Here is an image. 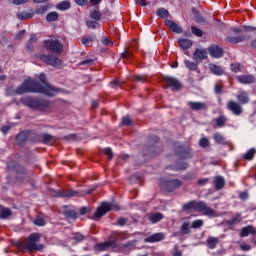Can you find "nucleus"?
<instances>
[{"label": "nucleus", "mask_w": 256, "mask_h": 256, "mask_svg": "<svg viewBox=\"0 0 256 256\" xmlns=\"http://www.w3.org/2000/svg\"><path fill=\"white\" fill-rule=\"evenodd\" d=\"M159 153V148H157L156 146H149L146 148V152L144 153V156L148 157H155V155H157Z\"/></svg>", "instance_id": "obj_38"}, {"label": "nucleus", "mask_w": 256, "mask_h": 256, "mask_svg": "<svg viewBox=\"0 0 256 256\" xmlns=\"http://www.w3.org/2000/svg\"><path fill=\"white\" fill-rule=\"evenodd\" d=\"M218 244H219V238L217 237L209 236L206 240V245L208 249H215Z\"/></svg>", "instance_id": "obj_31"}, {"label": "nucleus", "mask_w": 256, "mask_h": 256, "mask_svg": "<svg viewBox=\"0 0 256 256\" xmlns=\"http://www.w3.org/2000/svg\"><path fill=\"white\" fill-rule=\"evenodd\" d=\"M249 235H256V230L253 225L245 226L241 229L240 237H249Z\"/></svg>", "instance_id": "obj_26"}, {"label": "nucleus", "mask_w": 256, "mask_h": 256, "mask_svg": "<svg viewBox=\"0 0 256 256\" xmlns=\"http://www.w3.org/2000/svg\"><path fill=\"white\" fill-rule=\"evenodd\" d=\"M199 63L197 62H192L190 60L185 59L184 60V65L186 67V69H188L189 71H197L199 69Z\"/></svg>", "instance_id": "obj_36"}, {"label": "nucleus", "mask_w": 256, "mask_h": 256, "mask_svg": "<svg viewBox=\"0 0 256 256\" xmlns=\"http://www.w3.org/2000/svg\"><path fill=\"white\" fill-rule=\"evenodd\" d=\"M119 85H121V82L117 79L110 82V87H112V89H115V87H119Z\"/></svg>", "instance_id": "obj_64"}, {"label": "nucleus", "mask_w": 256, "mask_h": 256, "mask_svg": "<svg viewBox=\"0 0 256 256\" xmlns=\"http://www.w3.org/2000/svg\"><path fill=\"white\" fill-rule=\"evenodd\" d=\"M178 44L181 49H191L193 47V42L187 38L178 39Z\"/></svg>", "instance_id": "obj_32"}, {"label": "nucleus", "mask_w": 256, "mask_h": 256, "mask_svg": "<svg viewBox=\"0 0 256 256\" xmlns=\"http://www.w3.org/2000/svg\"><path fill=\"white\" fill-rule=\"evenodd\" d=\"M165 25L169 27V29L172 30L173 33H183V28H181V26H179V24L175 23L173 20L166 19Z\"/></svg>", "instance_id": "obj_21"}, {"label": "nucleus", "mask_w": 256, "mask_h": 256, "mask_svg": "<svg viewBox=\"0 0 256 256\" xmlns=\"http://www.w3.org/2000/svg\"><path fill=\"white\" fill-rule=\"evenodd\" d=\"M101 43H103L106 47H113V41L107 37H102Z\"/></svg>", "instance_id": "obj_59"}, {"label": "nucleus", "mask_w": 256, "mask_h": 256, "mask_svg": "<svg viewBox=\"0 0 256 256\" xmlns=\"http://www.w3.org/2000/svg\"><path fill=\"white\" fill-rule=\"evenodd\" d=\"M236 98L240 105H247V103H249V101H251V99L249 98V93H247L245 91L238 92Z\"/></svg>", "instance_id": "obj_23"}, {"label": "nucleus", "mask_w": 256, "mask_h": 256, "mask_svg": "<svg viewBox=\"0 0 256 256\" xmlns=\"http://www.w3.org/2000/svg\"><path fill=\"white\" fill-rule=\"evenodd\" d=\"M215 123L214 129H222V127H225V123H227V117L219 116L215 119Z\"/></svg>", "instance_id": "obj_33"}, {"label": "nucleus", "mask_w": 256, "mask_h": 256, "mask_svg": "<svg viewBox=\"0 0 256 256\" xmlns=\"http://www.w3.org/2000/svg\"><path fill=\"white\" fill-rule=\"evenodd\" d=\"M122 123L126 127H131V125H133V120L131 118H129V116H125V117L122 118Z\"/></svg>", "instance_id": "obj_58"}, {"label": "nucleus", "mask_w": 256, "mask_h": 256, "mask_svg": "<svg viewBox=\"0 0 256 256\" xmlns=\"http://www.w3.org/2000/svg\"><path fill=\"white\" fill-rule=\"evenodd\" d=\"M209 183V178H201L197 181V185L203 186Z\"/></svg>", "instance_id": "obj_63"}, {"label": "nucleus", "mask_w": 256, "mask_h": 256, "mask_svg": "<svg viewBox=\"0 0 256 256\" xmlns=\"http://www.w3.org/2000/svg\"><path fill=\"white\" fill-rule=\"evenodd\" d=\"M44 47L47 51H51L52 53H61L63 51V44L59 40H44Z\"/></svg>", "instance_id": "obj_10"}, {"label": "nucleus", "mask_w": 256, "mask_h": 256, "mask_svg": "<svg viewBox=\"0 0 256 256\" xmlns=\"http://www.w3.org/2000/svg\"><path fill=\"white\" fill-rule=\"evenodd\" d=\"M38 81L39 82L33 79H27L16 89H14L13 86H8L6 93L10 96L24 95V93H41L47 97H55L57 93L61 91V89L49 84L47 76L43 73L38 76Z\"/></svg>", "instance_id": "obj_1"}, {"label": "nucleus", "mask_w": 256, "mask_h": 256, "mask_svg": "<svg viewBox=\"0 0 256 256\" xmlns=\"http://www.w3.org/2000/svg\"><path fill=\"white\" fill-rule=\"evenodd\" d=\"M31 12H19L16 14L17 19L19 21H27V19H33L35 16V13H33V10H30Z\"/></svg>", "instance_id": "obj_29"}, {"label": "nucleus", "mask_w": 256, "mask_h": 256, "mask_svg": "<svg viewBox=\"0 0 256 256\" xmlns=\"http://www.w3.org/2000/svg\"><path fill=\"white\" fill-rule=\"evenodd\" d=\"M98 251H107V249H117V240H109L103 243H98L95 245Z\"/></svg>", "instance_id": "obj_14"}, {"label": "nucleus", "mask_w": 256, "mask_h": 256, "mask_svg": "<svg viewBox=\"0 0 256 256\" xmlns=\"http://www.w3.org/2000/svg\"><path fill=\"white\" fill-rule=\"evenodd\" d=\"M56 9L58 11H67L68 9H71V2H69L68 0H64L56 4Z\"/></svg>", "instance_id": "obj_35"}, {"label": "nucleus", "mask_w": 256, "mask_h": 256, "mask_svg": "<svg viewBox=\"0 0 256 256\" xmlns=\"http://www.w3.org/2000/svg\"><path fill=\"white\" fill-rule=\"evenodd\" d=\"M187 105L190 107L192 111H203L207 109V104L204 102L188 101Z\"/></svg>", "instance_id": "obj_22"}, {"label": "nucleus", "mask_w": 256, "mask_h": 256, "mask_svg": "<svg viewBox=\"0 0 256 256\" xmlns=\"http://www.w3.org/2000/svg\"><path fill=\"white\" fill-rule=\"evenodd\" d=\"M47 11H49V6L44 5V6L35 8L33 13H34V15H45V13H47Z\"/></svg>", "instance_id": "obj_45"}, {"label": "nucleus", "mask_w": 256, "mask_h": 256, "mask_svg": "<svg viewBox=\"0 0 256 256\" xmlns=\"http://www.w3.org/2000/svg\"><path fill=\"white\" fill-rule=\"evenodd\" d=\"M90 19H93L94 21H101V12L98 10H92L90 12Z\"/></svg>", "instance_id": "obj_51"}, {"label": "nucleus", "mask_w": 256, "mask_h": 256, "mask_svg": "<svg viewBox=\"0 0 256 256\" xmlns=\"http://www.w3.org/2000/svg\"><path fill=\"white\" fill-rule=\"evenodd\" d=\"M104 153L107 155L109 161H111V159H113L114 154H113V149H111V147L105 148Z\"/></svg>", "instance_id": "obj_60"}, {"label": "nucleus", "mask_w": 256, "mask_h": 256, "mask_svg": "<svg viewBox=\"0 0 256 256\" xmlns=\"http://www.w3.org/2000/svg\"><path fill=\"white\" fill-rule=\"evenodd\" d=\"M192 59L196 63H202L204 59H207V50L197 48L193 53Z\"/></svg>", "instance_id": "obj_18"}, {"label": "nucleus", "mask_w": 256, "mask_h": 256, "mask_svg": "<svg viewBox=\"0 0 256 256\" xmlns=\"http://www.w3.org/2000/svg\"><path fill=\"white\" fill-rule=\"evenodd\" d=\"M214 187L216 191H221L225 187V178L223 176H216L214 178Z\"/></svg>", "instance_id": "obj_28"}, {"label": "nucleus", "mask_w": 256, "mask_h": 256, "mask_svg": "<svg viewBox=\"0 0 256 256\" xmlns=\"http://www.w3.org/2000/svg\"><path fill=\"white\" fill-rule=\"evenodd\" d=\"M236 79L242 85H253L255 83V75L253 74L239 75Z\"/></svg>", "instance_id": "obj_16"}, {"label": "nucleus", "mask_w": 256, "mask_h": 256, "mask_svg": "<svg viewBox=\"0 0 256 256\" xmlns=\"http://www.w3.org/2000/svg\"><path fill=\"white\" fill-rule=\"evenodd\" d=\"M182 211H199L206 217H215V211L205 201L191 200L182 206Z\"/></svg>", "instance_id": "obj_3"}, {"label": "nucleus", "mask_w": 256, "mask_h": 256, "mask_svg": "<svg viewBox=\"0 0 256 256\" xmlns=\"http://www.w3.org/2000/svg\"><path fill=\"white\" fill-rule=\"evenodd\" d=\"M109 211H121V206L113 202H101L97 207L92 219H101L104 215H107Z\"/></svg>", "instance_id": "obj_5"}, {"label": "nucleus", "mask_w": 256, "mask_h": 256, "mask_svg": "<svg viewBox=\"0 0 256 256\" xmlns=\"http://www.w3.org/2000/svg\"><path fill=\"white\" fill-rule=\"evenodd\" d=\"M241 221H243V219L241 218V214H236L234 217L226 222V225H228V227H233V225H237L241 223Z\"/></svg>", "instance_id": "obj_37"}, {"label": "nucleus", "mask_w": 256, "mask_h": 256, "mask_svg": "<svg viewBox=\"0 0 256 256\" xmlns=\"http://www.w3.org/2000/svg\"><path fill=\"white\" fill-rule=\"evenodd\" d=\"M174 151L179 159H193V149L189 145L175 146Z\"/></svg>", "instance_id": "obj_9"}, {"label": "nucleus", "mask_w": 256, "mask_h": 256, "mask_svg": "<svg viewBox=\"0 0 256 256\" xmlns=\"http://www.w3.org/2000/svg\"><path fill=\"white\" fill-rule=\"evenodd\" d=\"M37 59L42 61V63H46V65H50L51 67H59L63 65V61L57 57V55L53 54H38Z\"/></svg>", "instance_id": "obj_8"}, {"label": "nucleus", "mask_w": 256, "mask_h": 256, "mask_svg": "<svg viewBox=\"0 0 256 256\" xmlns=\"http://www.w3.org/2000/svg\"><path fill=\"white\" fill-rule=\"evenodd\" d=\"M189 168V163L187 162H176L175 166H173L174 171H185V169Z\"/></svg>", "instance_id": "obj_39"}, {"label": "nucleus", "mask_w": 256, "mask_h": 256, "mask_svg": "<svg viewBox=\"0 0 256 256\" xmlns=\"http://www.w3.org/2000/svg\"><path fill=\"white\" fill-rule=\"evenodd\" d=\"M11 215H13V212L9 208H2L0 210V219H9Z\"/></svg>", "instance_id": "obj_42"}, {"label": "nucleus", "mask_w": 256, "mask_h": 256, "mask_svg": "<svg viewBox=\"0 0 256 256\" xmlns=\"http://www.w3.org/2000/svg\"><path fill=\"white\" fill-rule=\"evenodd\" d=\"M117 225H119L120 227L127 225V218H123V217L118 218Z\"/></svg>", "instance_id": "obj_62"}, {"label": "nucleus", "mask_w": 256, "mask_h": 256, "mask_svg": "<svg viewBox=\"0 0 256 256\" xmlns=\"http://www.w3.org/2000/svg\"><path fill=\"white\" fill-rule=\"evenodd\" d=\"M156 15L157 17H160V19H167V17H169V10L165 9V8H158L156 10Z\"/></svg>", "instance_id": "obj_40"}, {"label": "nucleus", "mask_w": 256, "mask_h": 256, "mask_svg": "<svg viewBox=\"0 0 256 256\" xmlns=\"http://www.w3.org/2000/svg\"><path fill=\"white\" fill-rule=\"evenodd\" d=\"M163 83L167 85V87H171L173 91H179L181 89V82H179L176 78L171 76H163L162 77Z\"/></svg>", "instance_id": "obj_11"}, {"label": "nucleus", "mask_w": 256, "mask_h": 256, "mask_svg": "<svg viewBox=\"0 0 256 256\" xmlns=\"http://www.w3.org/2000/svg\"><path fill=\"white\" fill-rule=\"evenodd\" d=\"M255 153V148H251L243 155V159H245L246 161H253Z\"/></svg>", "instance_id": "obj_41"}, {"label": "nucleus", "mask_w": 256, "mask_h": 256, "mask_svg": "<svg viewBox=\"0 0 256 256\" xmlns=\"http://www.w3.org/2000/svg\"><path fill=\"white\" fill-rule=\"evenodd\" d=\"M41 237H43L41 233H31L26 239V242H18L16 246L19 251H28L29 253L39 251L40 253H43L45 245L39 243V241H41Z\"/></svg>", "instance_id": "obj_2"}, {"label": "nucleus", "mask_w": 256, "mask_h": 256, "mask_svg": "<svg viewBox=\"0 0 256 256\" xmlns=\"http://www.w3.org/2000/svg\"><path fill=\"white\" fill-rule=\"evenodd\" d=\"M208 52H209L210 57H213L214 59H221V57H223V55L225 53L223 48L218 45H211L208 48Z\"/></svg>", "instance_id": "obj_12"}, {"label": "nucleus", "mask_w": 256, "mask_h": 256, "mask_svg": "<svg viewBox=\"0 0 256 256\" xmlns=\"http://www.w3.org/2000/svg\"><path fill=\"white\" fill-rule=\"evenodd\" d=\"M204 223L202 219L194 220L191 224V229H199L203 227Z\"/></svg>", "instance_id": "obj_52"}, {"label": "nucleus", "mask_w": 256, "mask_h": 256, "mask_svg": "<svg viewBox=\"0 0 256 256\" xmlns=\"http://www.w3.org/2000/svg\"><path fill=\"white\" fill-rule=\"evenodd\" d=\"M163 213L161 212H154L148 215V221L152 223V225H155L159 223L160 221H163Z\"/></svg>", "instance_id": "obj_24"}, {"label": "nucleus", "mask_w": 256, "mask_h": 256, "mask_svg": "<svg viewBox=\"0 0 256 256\" xmlns=\"http://www.w3.org/2000/svg\"><path fill=\"white\" fill-rule=\"evenodd\" d=\"M181 235H189L191 233V229L189 228V222H183L180 227Z\"/></svg>", "instance_id": "obj_44"}, {"label": "nucleus", "mask_w": 256, "mask_h": 256, "mask_svg": "<svg viewBox=\"0 0 256 256\" xmlns=\"http://www.w3.org/2000/svg\"><path fill=\"white\" fill-rule=\"evenodd\" d=\"M166 235L163 232L154 233L145 238V243H159L160 241H164Z\"/></svg>", "instance_id": "obj_17"}, {"label": "nucleus", "mask_w": 256, "mask_h": 256, "mask_svg": "<svg viewBox=\"0 0 256 256\" xmlns=\"http://www.w3.org/2000/svg\"><path fill=\"white\" fill-rule=\"evenodd\" d=\"M227 109L228 111H231L233 115L239 116L243 113V107H241V104L233 100L228 101Z\"/></svg>", "instance_id": "obj_13"}, {"label": "nucleus", "mask_w": 256, "mask_h": 256, "mask_svg": "<svg viewBox=\"0 0 256 256\" xmlns=\"http://www.w3.org/2000/svg\"><path fill=\"white\" fill-rule=\"evenodd\" d=\"M30 132L29 130H25L16 135V143L19 147H23L29 139Z\"/></svg>", "instance_id": "obj_19"}, {"label": "nucleus", "mask_w": 256, "mask_h": 256, "mask_svg": "<svg viewBox=\"0 0 256 256\" xmlns=\"http://www.w3.org/2000/svg\"><path fill=\"white\" fill-rule=\"evenodd\" d=\"M33 223L36 225V227H45V225H47L45 218H43L41 216H36Z\"/></svg>", "instance_id": "obj_46"}, {"label": "nucleus", "mask_w": 256, "mask_h": 256, "mask_svg": "<svg viewBox=\"0 0 256 256\" xmlns=\"http://www.w3.org/2000/svg\"><path fill=\"white\" fill-rule=\"evenodd\" d=\"M6 167L8 171L16 173V175H23L24 177H26V175H29V170L27 169V166L21 164L17 160L9 161Z\"/></svg>", "instance_id": "obj_6"}, {"label": "nucleus", "mask_w": 256, "mask_h": 256, "mask_svg": "<svg viewBox=\"0 0 256 256\" xmlns=\"http://www.w3.org/2000/svg\"><path fill=\"white\" fill-rule=\"evenodd\" d=\"M134 81H137L138 83H145V81H147V76L143 74H137L134 76Z\"/></svg>", "instance_id": "obj_55"}, {"label": "nucleus", "mask_w": 256, "mask_h": 256, "mask_svg": "<svg viewBox=\"0 0 256 256\" xmlns=\"http://www.w3.org/2000/svg\"><path fill=\"white\" fill-rule=\"evenodd\" d=\"M86 27H88V29H99L100 24L97 20H88L86 21Z\"/></svg>", "instance_id": "obj_49"}, {"label": "nucleus", "mask_w": 256, "mask_h": 256, "mask_svg": "<svg viewBox=\"0 0 256 256\" xmlns=\"http://www.w3.org/2000/svg\"><path fill=\"white\" fill-rule=\"evenodd\" d=\"M95 61H97V58H91L87 56L78 63V66L81 67L83 65H86L87 67H91V65H95Z\"/></svg>", "instance_id": "obj_34"}, {"label": "nucleus", "mask_w": 256, "mask_h": 256, "mask_svg": "<svg viewBox=\"0 0 256 256\" xmlns=\"http://www.w3.org/2000/svg\"><path fill=\"white\" fill-rule=\"evenodd\" d=\"M196 178L194 173L188 172L185 175L182 176V179L184 181H193Z\"/></svg>", "instance_id": "obj_57"}, {"label": "nucleus", "mask_w": 256, "mask_h": 256, "mask_svg": "<svg viewBox=\"0 0 256 256\" xmlns=\"http://www.w3.org/2000/svg\"><path fill=\"white\" fill-rule=\"evenodd\" d=\"M93 41H95V36L94 37L86 36L81 39V43L82 45H84V47H91L90 43Z\"/></svg>", "instance_id": "obj_48"}, {"label": "nucleus", "mask_w": 256, "mask_h": 256, "mask_svg": "<svg viewBox=\"0 0 256 256\" xmlns=\"http://www.w3.org/2000/svg\"><path fill=\"white\" fill-rule=\"evenodd\" d=\"M208 67L213 75L221 76L225 73L222 66L211 63Z\"/></svg>", "instance_id": "obj_27"}, {"label": "nucleus", "mask_w": 256, "mask_h": 256, "mask_svg": "<svg viewBox=\"0 0 256 256\" xmlns=\"http://www.w3.org/2000/svg\"><path fill=\"white\" fill-rule=\"evenodd\" d=\"M76 195H77V191L70 190V191L64 192L62 194V197H75Z\"/></svg>", "instance_id": "obj_61"}, {"label": "nucleus", "mask_w": 256, "mask_h": 256, "mask_svg": "<svg viewBox=\"0 0 256 256\" xmlns=\"http://www.w3.org/2000/svg\"><path fill=\"white\" fill-rule=\"evenodd\" d=\"M213 139L217 145H229V142L221 132L214 133Z\"/></svg>", "instance_id": "obj_25"}, {"label": "nucleus", "mask_w": 256, "mask_h": 256, "mask_svg": "<svg viewBox=\"0 0 256 256\" xmlns=\"http://www.w3.org/2000/svg\"><path fill=\"white\" fill-rule=\"evenodd\" d=\"M209 145H210V142L207 137H203L200 139L199 146L202 147V149H207V147H209Z\"/></svg>", "instance_id": "obj_53"}, {"label": "nucleus", "mask_w": 256, "mask_h": 256, "mask_svg": "<svg viewBox=\"0 0 256 256\" xmlns=\"http://www.w3.org/2000/svg\"><path fill=\"white\" fill-rule=\"evenodd\" d=\"M214 93L216 95H222V93H223V83L219 82V83L215 84Z\"/></svg>", "instance_id": "obj_54"}, {"label": "nucleus", "mask_w": 256, "mask_h": 256, "mask_svg": "<svg viewBox=\"0 0 256 256\" xmlns=\"http://www.w3.org/2000/svg\"><path fill=\"white\" fill-rule=\"evenodd\" d=\"M63 215L66 219H72V221H77L79 215L77 214V211L73 209H69V206L64 205L63 206Z\"/></svg>", "instance_id": "obj_20"}, {"label": "nucleus", "mask_w": 256, "mask_h": 256, "mask_svg": "<svg viewBox=\"0 0 256 256\" xmlns=\"http://www.w3.org/2000/svg\"><path fill=\"white\" fill-rule=\"evenodd\" d=\"M72 241H75L76 243H81L82 241H85V236L80 232L73 233Z\"/></svg>", "instance_id": "obj_50"}, {"label": "nucleus", "mask_w": 256, "mask_h": 256, "mask_svg": "<svg viewBox=\"0 0 256 256\" xmlns=\"http://www.w3.org/2000/svg\"><path fill=\"white\" fill-rule=\"evenodd\" d=\"M183 187V181L179 179H169L160 183V188L166 193H173L176 189Z\"/></svg>", "instance_id": "obj_7"}, {"label": "nucleus", "mask_w": 256, "mask_h": 256, "mask_svg": "<svg viewBox=\"0 0 256 256\" xmlns=\"http://www.w3.org/2000/svg\"><path fill=\"white\" fill-rule=\"evenodd\" d=\"M21 103L34 111H47L51 107V101L45 98L27 96L21 98Z\"/></svg>", "instance_id": "obj_4"}, {"label": "nucleus", "mask_w": 256, "mask_h": 256, "mask_svg": "<svg viewBox=\"0 0 256 256\" xmlns=\"http://www.w3.org/2000/svg\"><path fill=\"white\" fill-rule=\"evenodd\" d=\"M42 139L44 145H53L57 141V138L51 134H42Z\"/></svg>", "instance_id": "obj_30"}, {"label": "nucleus", "mask_w": 256, "mask_h": 256, "mask_svg": "<svg viewBox=\"0 0 256 256\" xmlns=\"http://www.w3.org/2000/svg\"><path fill=\"white\" fill-rule=\"evenodd\" d=\"M191 31L196 37H203V31L195 26H191Z\"/></svg>", "instance_id": "obj_56"}, {"label": "nucleus", "mask_w": 256, "mask_h": 256, "mask_svg": "<svg viewBox=\"0 0 256 256\" xmlns=\"http://www.w3.org/2000/svg\"><path fill=\"white\" fill-rule=\"evenodd\" d=\"M242 68L243 66L239 62H235L230 65V71H232L233 73H241Z\"/></svg>", "instance_id": "obj_47"}, {"label": "nucleus", "mask_w": 256, "mask_h": 256, "mask_svg": "<svg viewBox=\"0 0 256 256\" xmlns=\"http://www.w3.org/2000/svg\"><path fill=\"white\" fill-rule=\"evenodd\" d=\"M251 36L242 34L240 36H227L226 41L232 43V45H237V43H243V41H249Z\"/></svg>", "instance_id": "obj_15"}, {"label": "nucleus", "mask_w": 256, "mask_h": 256, "mask_svg": "<svg viewBox=\"0 0 256 256\" xmlns=\"http://www.w3.org/2000/svg\"><path fill=\"white\" fill-rule=\"evenodd\" d=\"M59 19V13L57 12H50L46 15V21L48 23H53L54 21H57Z\"/></svg>", "instance_id": "obj_43"}]
</instances>
